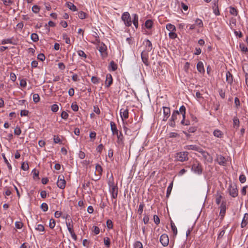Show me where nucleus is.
I'll use <instances>...</instances> for the list:
<instances>
[{"instance_id": "45", "label": "nucleus", "mask_w": 248, "mask_h": 248, "mask_svg": "<svg viewBox=\"0 0 248 248\" xmlns=\"http://www.w3.org/2000/svg\"><path fill=\"white\" fill-rule=\"evenodd\" d=\"M33 100L35 103L39 102L40 96L38 94L34 93L33 94Z\"/></svg>"}, {"instance_id": "38", "label": "nucleus", "mask_w": 248, "mask_h": 248, "mask_svg": "<svg viewBox=\"0 0 248 248\" xmlns=\"http://www.w3.org/2000/svg\"><path fill=\"white\" fill-rule=\"evenodd\" d=\"M62 39L65 40V42L67 44H70L71 43V40L69 37H68L67 35L65 33H62Z\"/></svg>"}, {"instance_id": "5", "label": "nucleus", "mask_w": 248, "mask_h": 248, "mask_svg": "<svg viewBox=\"0 0 248 248\" xmlns=\"http://www.w3.org/2000/svg\"><path fill=\"white\" fill-rule=\"evenodd\" d=\"M229 191L230 195L233 198L236 197L238 196V190L236 186L235 185H230Z\"/></svg>"}, {"instance_id": "46", "label": "nucleus", "mask_w": 248, "mask_h": 248, "mask_svg": "<svg viewBox=\"0 0 248 248\" xmlns=\"http://www.w3.org/2000/svg\"><path fill=\"white\" fill-rule=\"evenodd\" d=\"M222 198V196L220 194H217L216 195V202L217 205H219L220 203Z\"/></svg>"}, {"instance_id": "22", "label": "nucleus", "mask_w": 248, "mask_h": 248, "mask_svg": "<svg viewBox=\"0 0 248 248\" xmlns=\"http://www.w3.org/2000/svg\"><path fill=\"white\" fill-rule=\"evenodd\" d=\"M132 16L133 17V23L136 28L137 29L139 25V16L136 14H133Z\"/></svg>"}, {"instance_id": "59", "label": "nucleus", "mask_w": 248, "mask_h": 248, "mask_svg": "<svg viewBox=\"0 0 248 248\" xmlns=\"http://www.w3.org/2000/svg\"><path fill=\"white\" fill-rule=\"evenodd\" d=\"M108 185L110 188L112 187L113 186H115L113 184V177L112 175H111V178H109L108 181Z\"/></svg>"}, {"instance_id": "63", "label": "nucleus", "mask_w": 248, "mask_h": 248, "mask_svg": "<svg viewBox=\"0 0 248 248\" xmlns=\"http://www.w3.org/2000/svg\"><path fill=\"white\" fill-rule=\"evenodd\" d=\"M45 58V56L43 53H40L37 56V59L41 61H44Z\"/></svg>"}, {"instance_id": "42", "label": "nucleus", "mask_w": 248, "mask_h": 248, "mask_svg": "<svg viewBox=\"0 0 248 248\" xmlns=\"http://www.w3.org/2000/svg\"><path fill=\"white\" fill-rule=\"evenodd\" d=\"M239 47H240V48L241 49V50L242 52L246 53L248 51V47H246L244 44H243V43L240 44Z\"/></svg>"}, {"instance_id": "39", "label": "nucleus", "mask_w": 248, "mask_h": 248, "mask_svg": "<svg viewBox=\"0 0 248 248\" xmlns=\"http://www.w3.org/2000/svg\"><path fill=\"white\" fill-rule=\"evenodd\" d=\"M170 225L172 231L173 232L174 235H176L177 233V229L176 226L175 225V224L172 221L170 222Z\"/></svg>"}, {"instance_id": "57", "label": "nucleus", "mask_w": 248, "mask_h": 248, "mask_svg": "<svg viewBox=\"0 0 248 248\" xmlns=\"http://www.w3.org/2000/svg\"><path fill=\"white\" fill-rule=\"evenodd\" d=\"M69 116L68 114L65 112V111H63L61 113V117L64 120H66L68 119Z\"/></svg>"}, {"instance_id": "23", "label": "nucleus", "mask_w": 248, "mask_h": 248, "mask_svg": "<svg viewBox=\"0 0 248 248\" xmlns=\"http://www.w3.org/2000/svg\"><path fill=\"white\" fill-rule=\"evenodd\" d=\"M145 46H146V50L147 51H150L152 49V44L151 42L147 39L145 41Z\"/></svg>"}, {"instance_id": "29", "label": "nucleus", "mask_w": 248, "mask_h": 248, "mask_svg": "<svg viewBox=\"0 0 248 248\" xmlns=\"http://www.w3.org/2000/svg\"><path fill=\"white\" fill-rule=\"evenodd\" d=\"M239 120L237 117H234L233 118V127L237 129L239 126Z\"/></svg>"}, {"instance_id": "15", "label": "nucleus", "mask_w": 248, "mask_h": 248, "mask_svg": "<svg viewBox=\"0 0 248 248\" xmlns=\"http://www.w3.org/2000/svg\"><path fill=\"white\" fill-rule=\"evenodd\" d=\"M113 79L111 75L110 74H108L106 76V79L105 81L106 86L108 88L109 87L112 83Z\"/></svg>"}, {"instance_id": "58", "label": "nucleus", "mask_w": 248, "mask_h": 248, "mask_svg": "<svg viewBox=\"0 0 248 248\" xmlns=\"http://www.w3.org/2000/svg\"><path fill=\"white\" fill-rule=\"evenodd\" d=\"M4 5L6 6H10L13 3V1L11 0H1Z\"/></svg>"}, {"instance_id": "60", "label": "nucleus", "mask_w": 248, "mask_h": 248, "mask_svg": "<svg viewBox=\"0 0 248 248\" xmlns=\"http://www.w3.org/2000/svg\"><path fill=\"white\" fill-rule=\"evenodd\" d=\"M15 226L16 229H21L23 227V223L20 221H16L15 223Z\"/></svg>"}, {"instance_id": "6", "label": "nucleus", "mask_w": 248, "mask_h": 248, "mask_svg": "<svg viewBox=\"0 0 248 248\" xmlns=\"http://www.w3.org/2000/svg\"><path fill=\"white\" fill-rule=\"evenodd\" d=\"M148 52L149 51H143L141 53L142 61L146 66H148L150 64L149 62L148 61Z\"/></svg>"}, {"instance_id": "12", "label": "nucleus", "mask_w": 248, "mask_h": 248, "mask_svg": "<svg viewBox=\"0 0 248 248\" xmlns=\"http://www.w3.org/2000/svg\"><path fill=\"white\" fill-rule=\"evenodd\" d=\"M120 113L121 115V117L123 121H124V119H126L128 118L129 116V112H128V109L127 108H122L120 109Z\"/></svg>"}, {"instance_id": "52", "label": "nucleus", "mask_w": 248, "mask_h": 248, "mask_svg": "<svg viewBox=\"0 0 248 248\" xmlns=\"http://www.w3.org/2000/svg\"><path fill=\"white\" fill-rule=\"evenodd\" d=\"M144 207V204L143 202L140 203L139 205V209H138V213L140 215H141L143 212V209Z\"/></svg>"}, {"instance_id": "37", "label": "nucleus", "mask_w": 248, "mask_h": 248, "mask_svg": "<svg viewBox=\"0 0 248 248\" xmlns=\"http://www.w3.org/2000/svg\"><path fill=\"white\" fill-rule=\"evenodd\" d=\"M35 229L39 232H44L45 231L44 226L42 224H37Z\"/></svg>"}, {"instance_id": "32", "label": "nucleus", "mask_w": 248, "mask_h": 248, "mask_svg": "<svg viewBox=\"0 0 248 248\" xmlns=\"http://www.w3.org/2000/svg\"><path fill=\"white\" fill-rule=\"evenodd\" d=\"M180 113H181L182 114L183 117L184 119H185L186 118V107L183 105L180 108L179 110L178 111Z\"/></svg>"}, {"instance_id": "19", "label": "nucleus", "mask_w": 248, "mask_h": 248, "mask_svg": "<svg viewBox=\"0 0 248 248\" xmlns=\"http://www.w3.org/2000/svg\"><path fill=\"white\" fill-rule=\"evenodd\" d=\"M226 78L228 83L231 85L233 82V76L229 71H227L226 73Z\"/></svg>"}, {"instance_id": "36", "label": "nucleus", "mask_w": 248, "mask_h": 248, "mask_svg": "<svg viewBox=\"0 0 248 248\" xmlns=\"http://www.w3.org/2000/svg\"><path fill=\"white\" fill-rule=\"evenodd\" d=\"M230 13L234 16H236L238 15V11L236 8L233 7H230Z\"/></svg>"}, {"instance_id": "8", "label": "nucleus", "mask_w": 248, "mask_h": 248, "mask_svg": "<svg viewBox=\"0 0 248 248\" xmlns=\"http://www.w3.org/2000/svg\"><path fill=\"white\" fill-rule=\"evenodd\" d=\"M99 51L100 52L102 58H104L107 56V46L105 45L104 44L102 43L98 46V48Z\"/></svg>"}, {"instance_id": "16", "label": "nucleus", "mask_w": 248, "mask_h": 248, "mask_svg": "<svg viewBox=\"0 0 248 248\" xmlns=\"http://www.w3.org/2000/svg\"><path fill=\"white\" fill-rule=\"evenodd\" d=\"M220 215L222 217H224L225 215L226 206V202L223 201L221 203L220 206Z\"/></svg>"}, {"instance_id": "31", "label": "nucleus", "mask_w": 248, "mask_h": 248, "mask_svg": "<svg viewBox=\"0 0 248 248\" xmlns=\"http://www.w3.org/2000/svg\"><path fill=\"white\" fill-rule=\"evenodd\" d=\"M153 21L152 20L148 19L145 21V26L148 29H151L153 26Z\"/></svg>"}, {"instance_id": "2", "label": "nucleus", "mask_w": 248, "mask_h": 248, "mask_svg": "<svg viewBox=\"0 0 248 248\" xmlns=\"http://www.w3.org/2000/svg\"><path fill=\"white\" fill-rule=\"evenodd\" d=\"M191 170L195 173L201 174L202 173V169L201 164L198 161H196L192 165Z\"/></svg>"}, {"instance_id": "64", "label": "nucleus", "mask_w": 248, "mask_h": 248, "mask_svg": "<svg viewBox=\"0 0 248 248\" xmlns=\"http://www.w3.org/2000/svg\"><path fill=\"white\" fill-rule=\"evenodd\" d=\"M21 133V130L20 128L19 127H16L15 129V130H14V134L15 135L19 136V135H20Z\"/></svg>"}, {"instance_id": "61", "label": "nucleus", "mask_w": 248, "mask_h": 248, "mask_svg": "<svg viewBox=\"0 0 248 248\" xmlns=\"http://www.w3.org/2000/svg\"><path fill=\"white\" fill-rule=\"evenodd\" d=\"M29 165L27 163L23 162L21 165V169L24 170H27L29 169Z\"/></svg>"}, {"instance_id": "20", "label": "nucleus", "mask_w": 248, "mask_h": 248, "mask_svg": "<svg viewBox=\"0 0 248 248\" xmlns=\"http://www.w3.org/2000/svg\"><path fill=\"white\" fill-rule=\"evenodd\" d=\"M248 224V214L246 213L244 214L243 218L242 219L241 226L242 228L245 227Z\"/></svg>"}, {"instance_id": "54", "label": "nucleus", "mask_w": 248, "mask_h": 248, "mask_svg": "<svg viewBox=\"0 0 248 248\" xmlns=\"http://www.w3.org/2000/svg\"><path fill=\"white\" fill-rule=\"evenodd\" d=\"M59 109V106L57 104H53L51 106V110L54 112H56Z\"/></svg>"}, {"instance_id": "50", "label": "nucleus", "mask_w": 248, "mask_h": 248, "mask_svg": "<svg viewBox=\"0 0 248 248\" xmlns=\"http://www.w3.org/2000/svg\"><path fill=\"white\" fill-rule=\"evenodd\" d=\"M106 224H107V226L108 228V229H112L113 228V224L112 221L111 220L108 219L107 221Z\"/></svg>"}, {"instance_id": "62", "label": "nucleus", "mask_w": 248, "mask_h": 248, "mask_svg": "<svg viewBox=\"0 0 248 248\" xmlns=\"http://www.w3.org/2000/svg\"><path fill=\"white\" fill-rule=\"evenodd\" d=\"M239 179L241 183H244L246 181V177L244 174H241L239 176Z\"/></svg>"}, {"instance_id": "53", "label": "nucleus", "mask_w": 248, "mask_h": 248, "mask_svg": "<svg viewBox=\"0 0 248 248\" xmlns=\"http://www.w3.org/2000/svg\"><path fill=\"white\" fill-rule=\"evenodd\" d=\"M142 243L140 241H136L134 244V248H142Z\"/></svg>"}, {"instance_id": "26", "label": "nucleus", "mask_w": 248, "mask_h": 248, "mask_svg": "<svg viewBox=\"0 0 248 248\" xmlns=\"http://www.w3.org/2000/svg\"><path fill=\"white\" fill-rule=\"evenodd\" d=\"M67 7L70 9L71 10L73 11H77V8L76 7V6L73 4L72 3V2H67L66 3Z\"/></svg>"}, {"instance_id": "55", "label": "nucleus", "mask_w": 248, "mask_h": 248, "mask_svg": "<svg viewBox=\"0 0 248 248\" xmlns=\"http://www.w3.org/2000/svg\"><path fill=\"white\" fill-rule=\"evenodd\" d=\"M41 208L44 212H46L48 210V205L46 203L43 202L41 205Z\"/></svg>"}, {"instance_id": "44", "label": "nucleus", "mask_w": 248, "mask_h": 248, "mask_svg": "<svg viewBox=\"0 0 248 248\" xmlns=\"http://www.w3.org/2000/svg\"><path fill=\"white\" fill-rule=\"evenodd\" d=\"M1 44L2 45H4L6 44H14V43L12 41V38H8L2 40L1 41Z\"/></svg>"}, {"instance_id": "9", "label": "nucleus", "mask_w": 248, "mask_h": 248, "mask_svg": "<svg viewBox=\"0 0 248 248\" xmlns=\"http://www.w3.org/2000/svg\"><path fill=\"white\" fill-rule=\"evenodd\" d=\"M159 241L163 246L166 247L169 244V237L166 234H163L161 235Z\"/></svg>"}, {"instance_id": "10", "label": "nucleus", "mask_w": 248, "mask_h": 248, "mask_svg": "<svg viewBox=\"0 0 248 248\" xmlns=\"http://www.w3.org/2000/svg\"><path fill=\"white\" fill-rule=\"evenodd\" d=\"M216 160L219 165L223 166H226L227 160L223 155H217Z\"/></svg>"}, {"instance_id": "18", "label": "nucleus", "mask_w": 248, "mask_h": 248, "mask_svg": "<svg viewBox=\"0 0 248 248\" xmlns=\"http://www.w3.org/2000/svg\"><path fill=\"white\" fill-rule=\"evenodd\" d=\"M110 191L112 195V198L116 199L118 195V187L117 186H113L112 187L110 188Z\"/></svg>"}, {"instance_id": "28", "label": "nucleus", "mask_w": 248, "mask_h": 248, "mask_svg": "<svg viewBox=\"0 0 248 248\" xmlns=\"http://www.w3.org/2000/svg\"><path fill=\"white\" fill-rule=\"evenodd\" d=\"M166 29L170 31H175L176 30L175 26L170 23L166 25Z\"/></svg>"}, {"instance_id": "17", "label": "nucleus", "mask_w": 248, "mask_h": 248, "mask_svg": "<svg viewBox=\"0 0 248 248\" xmlns=\"http://www.w3.org/2000/svg\"><path fill=\"white\" fill-rule=\"evenodd\" d=\"M184 149L186 150H192L199 152L201 147L196 145H187L184 147Z\"/></svg>"}, {"instance_id": "3", "label": "nucleus", "mask_w": 248, "mask_h": 248, "mask_svg": "<svg viewBox=\"0 0 248 248\" xmlns=\"http://www.w3.org/2000/svg\"><path fill=\"white\" fill-rule=\"evenodd\" d=\"M121 18L126 26L130 27L131 25L132 21L131 20V17L128 12H124L122 14Z\"/></svg>"}, {"instance_id": "1", "label": "nucleus", "mask_w": 248, "mask_h": 248, "mask_svg": "<svg viewBox=\"0 0 248 248\" xmlns=\"http://www.w3.org/2000/svg\"><path fill=\"white\" fill-rule=\"evenodd\" d=\"M188 155L187 152H180L176 154L175 158L177 161L184 162L188 160Z\"/></svg>"}, {"instance_id": "33", "label": "nucleus", "mask_w": 248, "mask_h": 248, "mask_svg": "<svg viewBox=\"0 0 248 248\" xmlns=\"http://www.w3.org/2000/svg\"><path fill=\"white\" fill-rule=\"evenodd\" d=\"M178 115H179V112L178 110H175L173 112L170 119L172 120V121H175V120L177 119V116Z\"/></svg>"}, {"instance_id": "51", "label": "nucleus", "mask_w": 248, "mask_h": 248, "mask_svg": "<svg viewBox=\"0 0 248 248\" xmlns=\"http://www.w3.org/2000/svg\"><path fill=\"white\" fill-rule=\"evenodd\" d=\"M55 225H56L55 220L53 218L50 219L49 220V227H50V228L53 229L54 228Z\"/></svg>"}, {"instance_id": "47", "label": "nucleus", "mask_w": 248, "mask_h": 248, "mask_svg": "<svg viewBox=\"0 0 248 248\" xmlns=\"http://www.w3.org/2000/svg\"><path fill=\"white\" fill-rule=\"evenodd\" d=\"M169 36L170 39H174L177 37V35L175 31H170L169 33Z\"/></svg>"}, {"instance_id": "41", "label": "nucleus", "mask_w": 248, "mask_h": 248, "mask_svg": "<svg viewBox=\"0 0 248 248\" xmlns=\"http://www.w3.org/2000/svg\"><path fill=\"white\" fill-rule=\"evenodd\" d=\"M31 39L34 42H36L39 40L38 35L37 33H33L31 35Z\"/></svg>"}, {"instance_id": "24", "label": "nucleus", "mask_w": 248, "mask_h": 248, "mask_svg": "<svg viewBox=\"0 0 248 248\" xmlns=\"http://www.w3.org/2000/svg\"><path fill=\"white\" fill-rule=\"evenodd\" d=\"M197 68L199 72L201 73L204 72V69L203 67V64L202 62H199L197 64Z\"/></svg>"}, {"instance_id": "7", "label": "nucleus", "mask_w": 248, "mask_h": 248, "mask_svg": "<svg viewBox=\"0 0 248 248\" xmlns=\"http://www.w3.org/2000/svg\"><path fill=\"white\" fill-rule=\"evenodd\" d=\"M95 170L96 172L98 173L97 174H96L95 173V175L96 176V177L95 178L93 179L94 181H97L99 180L101 178V176L102 175V173L103 171V169L102 167L98 164H96L95 166Z\"/></svg>"}, {"instance_id": "56", "label": "nucleus", "mask_w": 248, "mask_h": 248, "mask_svg": "<svg viewBox=\"0 0 248 248\" xmlns=\"http://www.w3.org/2000/svg\"><path fill=\"white\" fill-rule=\"evenodd\" d=\"M91 81L93 84H97L99 83V78L96 77H92Z\"/></svg>"}, {"instance_id": "30", "label": "nucleus", "mask_w": 248, "mask_h": 248, "mask_svg": "<svg viewBox=\"0 0 248 248\" xmlns=\"http://www.w3.org/2000/svg\"><path fill=\"white\" fill-rule=\"evenodd\" d=\"M1 155L3 157V159L4 160V162L6 164L8 169L9 170H12V166L10 164V163L9 162V161H8L7 159L6 158V156H5V155L4 153L2 154H1Z\"/></svg>"}, {"instance_id": "27", "label": "nucleus", "mask_w": 248, "mask_h": 248, "mask_svg": "<svg viewBox=\"0 0 248 248\" xmlns=\"http://www.w3.org/2000/svg\"><path fill=\"white\" fill-rule=\"evenodd\" d=\"M213 135L215 137L217 138H222L223 135L222 131L218 129H216L213 132Z\"/></svg>"}, {"instance_id": "34", "label": "nucleus", "mask_w": 248, "mask_h": 248, "mask_svg": "<svg viewBox=\"0 0 248 248\" xmlns=\"http://www.w3.org/2000/svg\"><path fill=\"white\" fill-rule=\"evenodd\" d=\"M109 67L112 71H114L117 69V64L114 62L111 61L109 63Z\"/></svg>"}, {"instance_id": "43", "label": "nucleus", "mask_w": 248, "mask_h": 248, "mask_svg": "<svg viewBox=\"0 0 248 248\" xmlns=\"http://www.w3.org/2000/svg\"><path fill=\"white\" fill-rule=\"evenodd\" d=\"M53 140L55 143L62 144V140L60 139L58 136L54 135L53 137Z\"/></svg>"}, {"instance_id": "21", "label": "nucleus", "mask_w": 248, "mask_h": 248, "mask_svg": "<svg viewBox=\"0 0 248 248\" xmlns=\"http://www.w3.org/2000/svg\"><path fill=\"white\" fill-rule=\"evenodd\" d=\"M199 152L202 154V157L204 158L205 160L207 161L209 160V157H210V155L207 152L203 150L201 148Z\"/></svg>"}, {"instance_id": "4", "label": "nucleus", "mask_w": 248, "mask_h": 248, "mask_svg": "<svg viewBox=\"0 0 248 248\" xmlns=\"http://www.w3.org/2000/svg\"><path fill=\"white\" fill-rule=\"evenodd\" d=\"M57 186L61 189H63L66 185V181L63 175H59L57 182Z\"/></svg>"}, {"instance_id": "49", "label": "nucleus", "mask_w": 248, "mask_h": 248, "mask_svg": "<svg viewBox=\"0 0 248 248\" xmlns=\"http://www.w3.org/2000/svg\"><path fill=\"white\" fill-rule=\"evenodd\" d=\"M78 16L80 19H84L86 17V14L83 11H80L78 13Z\"/></svg>"}, {"instance_id": "35", "label": "nucleus", "mask_w": 248, "mask_h": 248, "mask_svg": "<svg viewBox=\"0 0 248 248\" xmlns=\"http://www.w3.org/2000/svg\"><path fill=\"white\" fill-rule=\"evenodd\" d=\"M173 186V182H172L167 188L166 197H169L170 194Z\"/></svg>"}, {"instance_id": "25", "label": "nucleus", "mask_w": 248, "mask_h": 248, "mask_svg": "<svg viewBox=\"0 0 248 248\" xmlns=\"http://www.w3.org/2000/svg\"><path fill=\"white\" fill-rule=\"evenodd\" d=\"M66 225L69 232L74 231L73 221L71 220L70 222L66 221Z\"/></svg>"}, {"instance_id": "11", "label": "nucleus", "mask_w": 248, "mask_h": 248, "mask_svg": "<svg viewBox=\"0 0 248 248\" xmlns=\"http://www.w3.org/2000/svg\"><path fill=\"white\" fill-rule=\"evenodd\" d=\"M163 121H166L170 116V111L169 107H163Z\"/></svg>"}, {"instance_id": "40", "label": "nucleus", "mask_w": 248, "mask_h": 248, "mask_svg": "<svg viewBox=\"0 0 248 248\" xmlns=\"http://www.w3.org/2000/svg\"><path fill=\"white\" fill-rule=\"evenodd\" d=\"M104 245L108 248H109L110 246V240L108 237H105L104 238Z\"/></svg>"}, {"instance_id": "13", "label": "nucleus", "mask_w": 248, "mask_h": 248, "mask_svg": "<svg viewBox=\"0 0 248 248\" xmlns=\"http://www.w3.org/2000/svg\"><path fill=\"white\" fill-rule=\"evenodd\" d=\"M116 136L117 138V143L119 145H123L124 142V137L122 132L121 131L119 132V133Z\"/></svg>"}, {"instance_id": "14", "label": "nucleus", "mask_w": 248, "mask_h": 248, "mask_svg": "<svg viewBox=\"0 0 248 248\" xmlns=\"http://www.w3.org/2000/svg\"><path fill=\"white\" fill-rule=\"evenodd\" d=\"M110 129L113 135H116L119 133L118 130L117 129L115 123L113 122H110Z\"/></svg>"}, {"instance_id": "48", "label": "nucleus", "mask_w": 248, "mask_h": 248, "mask_svg": "<svg viewBox=\"0 0 248 248\" xmlns=\"http://www.w3.org/2000/svg\"><path fill=\"white\" fill-rule=\"evenodd\" d=\"M196 25L199 26V27H203V23L202 20L197 18L195 20V23L194 24Z\"/></svg>"}]
</instances>
